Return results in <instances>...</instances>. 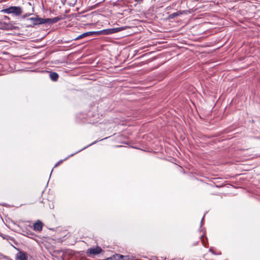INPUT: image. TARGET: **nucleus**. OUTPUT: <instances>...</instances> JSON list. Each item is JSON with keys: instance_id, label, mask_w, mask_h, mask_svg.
I'll return each mask as SVG.
<instances>
[{"instance_id": "nucleus-6", "label": "nucleus", "mask_w": 260, "mask_h": 260, "mask_svg": "<svg viewBox=\"0 0 260 260\" xmlns=\"http://www.w3.org/2000/svg\"><path fill=\"white\" fill-rule=\"evenodd\" d=\"M43 224L42 223L38 220L37 222L34 224V230L35 231L40 232L42 230Z\"/></svg>"}, {"instance_id": "nucleus-7", "label": "nucleus", "mask_w": 260, "mask_h": 260, "mask_svg": "<svg viewBox=\"0 0 260 260\" xmlns=\"http://www.w3.org/2000/svg\"><path fill=\"white\" fill-rule=\"evenodd\" d=\"M60 18L58 17L53 18H46V24H53L57 22Z\"/></svg>"}, {"instance_id": "nucleus-4", "label": "nucleus", "mask_w": 260, "mask_h": 260, "mask_svg": "<svg viewBox=\"0 0 260 260\" xmlns=\"http://www.w3.org/2000/svg\"><path fill=\"white\" fill-rule=\"evenodd\" d=\"M124 28L123 27H117V28H113L111 29H107L106 30H104V31L105 32L106 34H112L114 33L117 32L119 31L123 30Z\"/></svg>"}, {"instance_id": "nucleus-18", "label": "nucleus", "mask_w": 260, "mask_h": 260, "mask_svg": "<svg viewBox=\"0 0 260 260\" xmlns=\"http://www.w3.org/2000/svg\"><path fill=\"white\" fill-rule=\"evenodd\" d=\"M94 143H92V144H91L90 145H92V144H93Z\"/></svg>"}, {"instance_id": "nucleus-3", "label": "nucleus", "mask_w": 260, "mask_h": 260, "mask_svg": "<svg viewBox=\"0 0 260 260\" xmlns=\"http://www.w3.org/2000/svg\"><path fill=\"white\" fill-rule=\"evenodd\" d=\"M29 20L32 22L34 25L46 24V18L31 17L29 18Z\"/></svg>"}, {"instance_id": "nucleus-13", "label": "nucleus", "mask_w": 260, "mask_h": 260, "mask_svg": "<svg viewBox=\"0 0 260 260\" xmlns=\"http://www.w3.org/2000/svg\"><path fill=\"white\" fill-rule=\"evenodd\" d=\"M135 2L140 3L143 1V0H134Z\"/></svg>"}, {"instance_id": "nucleus-16", "label": "nucleus", "mask_w": 260, "mask_h": 260, "mask_svg": "<svg viewBox=\"0 0 260 260\" xmlns=\"http://www.w3.org/2000/svg\"><path fill=\"white\" fill-rule=\"evenodd\" d=\"M28 226H29V227H30V228H31V226L30 224L28 225Z\"/></svg>"}, {"instance_id": "nucleus-14", "label": "nucleus", "mask_w": 260, "mask_h": 260, "mask_svg": "<svg viewBox=\"0 0 260 260\" xmlns=\"http://www.w3.org/2000/svg\"><path fill=\"white\" fill-rule=\"evenodd\" d=\"M26 234H28H28H30V235H32V233H31L30 232H27V233H26Z\"/></svg>"}, {"instance_id": "nucleus-15", "label": "nucleus", "mask_w": 260, "mask_h": 260, "mask_svg": "<svg viewBox=\"0 0 260 260\" xmlns=\"http://www.w3.org/2000/svg\"><path fill=\"white\" fill-rule=\"evenodd\" d=\"M5 18L6 19H8V17L7 16H5Z\"/></svg>"}, {"instance_id": "nucleus-17", "label": "nucleus", "mask_w": 260, "mask_h": 260, "mask_svg": "<svg viewBox=\"0 0 260 260\" xmlns=\"http://www.w3.org/2000/svg\"><path fill=\"white\" fill-rule=\"evenodd\" d=\"M203 218H203L202 219V221H201V222H203Z\"/></svg>"}, {"instance_id": "nucleus-9", "label": "nucleus", "mask_w": 260, "mask_h": 260, "mask_svg": "<svg viewBox=\"0 0 260 260\" xmlns=\"http://www.w3.org/2000/svg\"><path fill=\"white\" fill-rule=\"evenodd\" d=\"M58 77V74L55 72H52L50 74V78L53 81H57Z\"/></svg>"}, {"instance_id": "nucleus-12", "label": "nucleus", "mask_w": 260, "mask_h": 260, "mask_svg": "<svg viewBox=\"0 0 260 260\" xmlns=\"http://www.w3.org/2000/svg\"><path fill=\"white\" fill-rule=\"evenodd\" d=\"M63 161V160H61L59 161L57 163H56L54 166V167H56L58 166L60 163H61Z\"/></svg>"}, {"instance_id": "nucleus-1", "label": "nucleus", "mask_w": 260, "mask_h": 260, "mask_svg": "<svg viewBox=\"0 0 260 260\" xmlns=\"http://www.w3.org/2000/svg\"><path fill=\"white\" fill-rule=\"evenodd\" d=\"M3 11L7 14H13L15 16H18L23 13L22 8L20 7L11 6L8 8L3 10Z\"/></svg>"}, {"instance_id": "nucleus-2", "label": "nucleus", "mask_w": 260, "mask_h": 260, "mask_svg": "<svg viewBox=\"0 0 260 260\" xmlns=\"http://www.w3.org/2000/svg\"><path fill=\"white\" fill-rule=\"evenodd\" d=\"M102 251V249L99 246L94 248H91L87 250V253L90 255H97Z\"/></svg>"}, {"instance_id": "nucleus-8", "label": "nucleus", "mask_w": 260, "mask_h": 260, "mask_svg": "<svg viewBox=\"0 0 260 260\" xmlns=\"http://www.w3.org/2000/svg\"><path fill=\"white\" fill-rule=\"evenodd\" d=\"M17 260H27L26 254L24 252L20 251L17 254Z\"/></svg>"}, {"instance_id": "nucleus-10", "label": "nucleus", "mask_w": 260, "mask_h": 260, "mask_svg": "<svg viewBox=\"0 0 260 260\" xmlns=\"http://www.w3.org/2000/svg\"><path fill=\"white\" fill-rule=\"evenodd\" d=\"M123 257H124L123 255H120L119 254H116L113 255V256L112 257H111L110 259L111 260H123Z\"/></svg>"}, {"instance_id": "nucleus-11", "label": "nucleus", "mask_w": 260, "mask_h": 260, "mask_svg": "<svg viewBox=\"0 0 260 260\" xmlns=\"http://www.w3.org/2000/svg\"><path fill=\"white\" fill-rule=\"evenodd\" d=\"M32 14V12H31V13H26L25 15H24L23 16V18H26V17H27L31 15Z\"/></svg>"}, {"instance_id": "nucleus-5", "label": "nucleus", "mask_w": 260, "mask_h": 260, "mask_svg": "<svg viewBox=\"0 0 260 260\" xmlns=\"http://www.w3.org/2000/svg\"><path fill=\"white\" fill-rule=\"evenodd\" d=\"M95 31H88L86 32H84L79 36H78L77 38H76L74 40H78L79 39H81L82 38H85L86 37L92 35L93 34H95Z\"/></svg>"}]
</instances>
